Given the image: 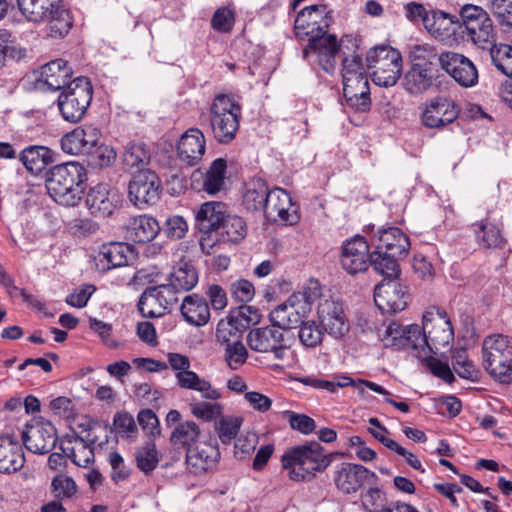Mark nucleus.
I'll use <instances>...</instances> for the list:
<instances>
[{"label":"nucleus","mask_w":512,"mask_h":512,"mask_svg":"<svg viewBox=\"0 0 512 512\" xmlns=\"http://www.w3.org/2000/svg\"><path fill=\"white\" fill-rule=\"evenodd\" d=\"M331 22V13L326 5H312L298 13L294 26L297 37L309 40L303 50L304 57L311 52L317 53L318 62L326 72L334 70L339 52L336 36L327 34Z\"/></svg>","instance_id":"f257e3e1"},{"label":"nucleus","mask_w":512,"mask_h":512,"mask_svg":"<svg viewBox=\"0 0 512 512\" xmlns=\"http://www.w3.org/2000/svg\"><path fill=\"white\" fill-rule=\"evenodd\" d=\"M17 5L28 22L46 23L44 33L49 39H62L73 27L71 13L62 0H17Z\"/></svg>","instance_id":"f03ea898"},{"label":"nucleus","mask_w":512,"mask_h":512,"mask_svg":"<svg viewBox=\"0 0 512 512\" xmlns=\"http://www.w3.org/2000/svg\"><path fill=\"white\" fill-rule=\"evenodd\" d=\"M87 173L78 162H66L54 166L46 179V188L50 197L66 207L76 206L85 191Z\"/></svg>","instance_id":"7ed1b4c3"},{"label":"nucleus","mask_w":512,"mask_h":512,"mask_svg":"<svg viewBox=\"0 0 512 512\" xmlns=\"http://www.w3.org/2000/svg\"><path fill=\"white\" fill-rule=\"evenodd\" d=\"M453 340L454 331L446 311L436 306L429 307L423 315V325L419 327L417 335V356L437 354Z\"/></svg>","instance_id":"20e7f679"},{"label":"nucleus","mask_w":512,"mask_h":512,"mask_svg":"<svg viewBox=\"0 0 512 512\" xmlns=\"http://www.w3.org/2000/svg\"><path fill=\"white\" fill-rule=\"evenodd\" d=\"M282 467L289 470V478L303 481L323 472L331 463V455L324 453L318 442H311L288 449L281 457Z\"/></svg>","instance_id":"39448f33"},{"label":"nucleus","mask_w":512,"mask_h":512,"mask_svg":"<svg viewBox=\"0 0 512 512\" xmlns=\"http://www.w3.org/2000/svg\"><path fill=\"white\" fill-rule=\"evenodd\" d=\"M483 366L496 381L512 382V341L503 334H491L482 342Z\"/></svg>","instance_id":"423d86ee"},{"label":"nucleus","mask_w":512,"mask_h":512,"mask_svg":"<svg viewBox=\"0 0 512 512\" xmlns=\"http://www.w3.org/2000/svg\"><path fill=\"white\" fill-rule=\"evenodd\" d=\"M343 94L349 106L360 112L371 106L370 87L361 59L346 57L342 63Z\"/></svg>","instance_id":"0eeeda50"},{"label":"nucleus","mask_w":512,"mask_h":512,"mask_svg":"<svg viewBox=\"0 0 512 512\" xmlns=\"http://www.w3.org/2000/svg\"><path fill=\"white\" fill-rule=\"evenodd\" d=\"M241 105L232 96L217 95L210 107V124L214 138L222 144L234 140L239 129Z\"/></svg>","instance_id":"6e6552de"},{"label":"nucleus","mask_w":512,"mask_h":512,"mask_svg":"<svg viewBox=\"0 0 512 512\" xmlns=\"http://www.w3.org/2000/svg\"><path fill=\"white\" fill-rule=\"evenodd\" d=\"M373 82L382 87L394 86L402 72V57L391 46H377L370 49L366 57Z\"/></svg>","instance_id":"1a4fd4ad"},{"label":"nucleus","mask_w":512,"mask_h":512,"mask_svg":"<svg viewBox=\"0 0 512 512\" xmlns=\"http://www.w3.org/2000/svg\"><path fill=\"white\" fill-rule=\"evenodd\" d=\"M417 58H436L441 67L463 87H472L478 81V71L467 57L455 52H443L437 56L433 47L418 45L415 48Z\"/></svg>","instance_id":"9d476101"},{"label":"nucleus","mask_w":512,"mask_h":512,"mask_svg":"<svg viewBox=\"0 0 512 512\" xmlns=\"http://www.w3.org/2000/svg\"><path fill=\"white\" fill-rule=\"evenodd\" d=\"M93 95L91 82L86 77H77L71 81L58 97V107L64 120L79 122L85 115Z\"/></svg>","instance_id":"9b49d317"},{"label":"nucleus","mask_w":512,"mask_h":512,"mask_svg":"<svg viewBox=\"0 0 512 512\" xmlns=\"http://www.w3.org/2000/svg\"><path fill=\"white\" fill-rule=\"evenodd\" d=\"M167 357L171 368L175 371L176 383L180 388L197 391L203 399L218 400L222 397L221 392L213 387L210 381L190 370L191 363L187 356L169 353Z\"/></svg>","instance_id":"f8f14e48"},{"label":"nucleus","mask_w":512,"mask_h":512,"mask_svg":"<svg viewBox=\"0 0 512 512\" xmlns=\"http://www.w3.org/2000/svg\"><path fill=\"white\" fill-rule=\"evenodd\" d=\"M227 215L226 205L223 202H205L197 210L195 219L199 230L204 233L200 240V246L204 253L212 254L216 251L218 239L214 234L221 227Z\"/></svg>","instance_id":"ddd939ff"},{"label":"nucleus","mask_w":512,"mask_h":512,"mask_svg":"<svg viewBox=\"0 0 512 512\" xmlns=\"http://www.w3.org/2000/svg\"><path fill=\"white\" fill-rule=\"evenodd\" d=\"M161 192V180L150 169L137 172L128 185L129 199L140 209L156 204L160 199Z\"/></svg>","instance_id":"4468645a"},{"label":"nucleus","mask_w":512,"mask_h":512,"mask_svg":"<svg viewBox=\"0 0 512 512\" xmlns=\"http://www.w3.org/2000/svg\"><path fill=\"white\" fill-rule=\"evenodd\" d=\"M249 348L258 353H272L274 358L283 361L288 347L284 344V334L275 325L251 329L247 334Z\"/></svg>","instance_id":"2eb2a0df"},{"label":"nucleus","mask_w":512,"mask_h":512,"mask_svg":"<svg viewBox=\"0 0 512 512\" xmlns=\"http://www.w3.org/2000/svg\"><path fill=\"white\" fill-rule=\"evenodd\" d=\"M178 302L175 291L165 284L148 287L141 295L138 309L143 317L163 316Z\"/></svg>","instance_id":"dca6fc26"},{"label":"nucleus","mask_w":512,"mask_h":512,"mask_svg":"<svg viewBox=\"0 0 512 512\" xmlns=\"http://www.w3.org/2000/svg\"><path fill=\"white\" fill-rule=\"evenodd\" d=\"M410 301L407 287L393 279L383 280L374 289V302L383 314H394L406 308Z\"/></svg>","instance_id":"f3484780"},{"label":"nucleus","mask_w":512,"mask_h":512,"mask_svg":"<svg viewBox=\"0 0 512 512\" xmlns=\"http://www.w3.org/2000/svg\"><path fill=\"white\" fill-rule=\"evenodd\" d=\"M317 314L322 328L332 337H344L350 329L343 303L333 299H323L318 304Z\"/></svg>","instance_id":"a211bd4d"},{"label":"nucleus","mask_w":512,"mask_h":512,"mask_svg":"<svg viewBox=\"0 0 512 512\" xmlns=\"http://www.w3.org/2000/svg\"><path fill=\"white\" fill-rule=\"evenodd\" d=\"M376 478L374 472L360 464L341 463L335 467L333 481L336 488L343 494L358 492L370 478Z\"/></svg>","instance_id":"6ab92c4d"},{"label":"nucleus","mask_w":512,"mask_h":512,"mask_svg":"<svg viewBox=\"0 0 512 512\" xmlns=\"http://www.w3.org/2000/svg\"><path fill=\"white\" fill-rule=\"evenodd\" d=\"M22 440L27 450L35 454H46L56 444V429L48 421L27 425L22 432Z\"/></svg>","instance_id":"aec40b11"},{"label":"nucleus","mask_w":512,"mask_h":512,"mask_svg":"<svg viewBox=\"0 0 512 512\" xmlns=\"http://www.w3.org/2000/svg\"><path fill=\"white\" fill-rule=\"evenodd\" d=\"M264 215L270 221H280L290 225L299 220L289 193L282 188L269 190Z\"/></svg>","instance_id":"412c9836"},{"label":"nucleus","mask_w":512,"mask_h":512,"mask_svg":"<svg viewBox=\"0 0 512 512\" xmlns=\"http://www.w3.org/2000/svg\"><path fill=\"white\" fill-rule=\"evenodd\" d=\"M459 113L460 109L452 99L438 97L426 104L421 119L428 128H442L454 122Z\"/></svg>","instance_id":"4be33fe9"},{"label":"nucleus","mask_w":512,"mask_h":512,"mask_svg":"<svg viewBox=\"0 0 512 512\" xmlns=\"http://www.w3.org/2000/svg\"><path fill=\"white\" fill-rule=\"evenodd\" d=\"M120 202L116 189L108 184H98L88 191L85 199L86 206L95 217L106 218L113 214Z\"/></svg>","instance_id":"5701e85b"},{"label":"nucleus","mask_w":512,"mask_h":512,"mask_svg":"<svg viewBox=\"0 0 512 512\" xmlns=\"http://www.w3.org/2000/svg\"><path fill=\"white\" fill-rule=\"evenodd\" d=\"M369 245L361 236H355L342 246L340 262L349 274L364 272L369 262Z\"/></svg>","instance_id":"b1692460"},{"label":"nucleus","mask_w":512,"mask_h":512,"mask_svg":"<svg viewBox=\"0 0 512 512\" xmlns=\"http://www.w3.org/2000/svg\"><path fill=\"white\" fill-rule=\"evenodd\" d=\"M100 135V130L92 125L76 127L61 138V148L71 155L90 152L97 145Z\"/></svg>","instance_id":"393cba45"},{"label":"nucleus","mask_w":512,"mask_h":512,"mask_svg":"<svg viewBox=\"0 0 512 512\" xmlns=\"http://www.w3.org/2000/svg\"><path fill=\"white\" fill-rule=\"evenodd\" d=\"M220 459L216 444L202 438L186 453V463L195 473H202L213 468Z\"/></svg>","instance_id":"a878e982"},{"label":"nucleus","mask_w":512,"mask_h":512,"mask_svg":"<svg viewBox=\"0 0 512 512\" xmlns=\"http://www.w3.org/2000/svg\"><path fill=\"white\" fill-rule=\"evenodd\" d=\"M372 244L376 250L389 253L392 257H405L410 248L408 237L397 227L380 229L373 237Z\"/></svg>","instance_id":"bb28decb"},{"label":"nucleus","mask_w":512,"mask_h":512,"mask_svg":"<svg viewBox=\"0 0 512 512\" xmlns=\"http://www.w3.org/2000/svg\"><path fill=\"white\" fill-rule=\"evenodd\" d=\"M205 136L198 128L188 129L178 142V156L189 166H195L204 156Z\"/></svg>","instance_id":"cd10ccee"},{"label":"nucleus","mask_w":512,"mask_h":512,"mask_svg":"<svg viewBox=\"0 0 512 512\" xmlns=\"http://www.w3.org/2000/svg\"><path fill=\"white\" fill-rule=\"evenodd\" d=\"M417 335H419L418 325L412 324L403 327L397 322H392L385 328L384 333L381 335V340L386 347L417 350Z\"/></svg>","instance_id":"c85d7f7f"},{"label":"nucleus","mask_w":512,"mask_h":512,"mask_svg":"<svg viewBox=\"0 0 512 512\" xmlns=\"http://www.w3.org/2000/svg\"><path fill=\"white\" fill-rule=\"evenodd\" d=\"M72 77V68L63 59H56L43 65L40 70L38 82L46 85L50 90H62Z\"/></svg>","instance_id":"c756f323"},{"label":"nucleus","mask_w":512,"mask_h":512,"mask_svg":"<svg viewBox=\"0 0 512 512\" xmlns=\"http://www.w3.org/2000/svg\"><path fill=\"white\" fill-rule=\"evenodd\" d=\"M424 27L435 39L449 42L455 39L459 21L445 12H432L424 19Z\"/></svg>","instance_id":"7c9ffc66"},{"label":"nucleus","mask_w":512,"mask_h":512,"mask_svg":"<svg viewBox=\"0 0 512 512\" xmlns=\"http://www.w3.org/2000/svg\"><path fill=\"white\" fill-rule=\"evenodd\" d=\"M60 449L63 454L79 467H88L94 462L93 447L83 438L67 436L60 441Z\"/></svg>","instance_id":"2f4dec72"},{"label":"nucleus","mask_w":512,"mask_h":512,"mask_svg":"<svg viewBox=\"0 0 512 512\" xmlns=\"http://www.w3.org/2000/svg\"><path fill=\"white\" fill-rule=\"evenodd\" d=\"M133 249L130 245L123 242H110L103 244L96 257L97 265L102 263V270H109L128 264L129 256Z\"/></svg>","instance_id":"473e14b6"},{"label":"nucleus","mask_w":512,"mask_h":512,"mask_svg":"<svg viewBox=\"0 0 512 512\" xmlns=\"http://www.w3.org/2000/svg\"><path fill=\"white\" fill-rule=\"evenodd\" d=\"M18 158L30 174L39 175L54 162V153L48 147L31 145L23 149Z\"/></svg>","instance_id":"72a5a7b5"},{"label":"nucleus","mask_w":512,"mask_h":512,"mask_svg":"<svg viewBox=\"0 0 512 512\" xmlns=\"http://www.w3.org/2000/svg\"><path fill=\"white\" fill-rule=\"evenodd\" d=\"M25 463L21 445L10 437L0 438V472L13 473L20 470Z\"/></svg>","instance_id":"f704fd0d"},{"label":"nucleus","mask_w":512,"mask_h":512,"mask_svg":"<svg viewBox=\"0 0 512 512\" xmlns=\"http://www.w3.org/2000/svg\"><path fill=\"white\" fill-rule=\"evenodd\" d=\"M130 238L137 243L152 241L160 232L158 221L152 216L140 215L133 217L127 224Z\"/></svg>","instance_id":"c9c22d12"},{"label":"nucleus","mask_w":512,"mask_h":512,"mask_svg":"<svg viewBox=\"0 0 512 512\" xmlns=\"http://www.w3.org/2000/svg\"><path fill=\"white\" fill-rule=\"evenodd\" d=\"M180 310L184 319L194 326H203L210 318L208 303L197 294L187 295L182 301Z\"/></svg>","instance_id":"e433bc0d"},{"label":"nucleus","mask_w":512,"mask_h":512,"mask_svg":"<svg viewBox=\"0 0 512 512\" xmlns=\"http://www.w3.org/2000/svg\"><path fill=\"white\" fill-rule=\"evenodd\" d=\"M202 438L199 425L187 420L178 423L171 432L170 443L174 448L184 449L186 452Z\"/></svg>","instance_id":"4c0bfd02"},{"label":"nucleus","mask_w":512,"mask_h":512,"mask_svg":"<svg viewBox=\"0 0 512 512\" xmlns=\"http://www.w3.org/2000/svg\"><path fill=\"white\" fill-rule=\"evenodd\" d=\"M247 234L245 221L237 215H227L221 227L214 236L218 239L217 246L220 243L237 244L241 242Z\"/></svg>","instance_id":"58836bf2"},{"label":"nucleus","mask_w":512,"mask_h":512,"mask_svg":"<svg viewBox=\"0 0 512 512\" xmlns=\"http://www.w3.org/2000/svg\"><path fill=\"white\" fill-rule=\"evenodd\" d=\"M197 282L198 273L195 267L189 263H181L173 268L165 285L170 286L178 296L194 288Z\"/></svg>","instance_id":"ea45409f"},{"label":"nucleus","mask_w":512,"mask_h":512,"mask_svg":"<svg viewBox=\"0 0 512 512\" xmlns=\"http://www.w3.org/2000/svg\"><path fill=\"white\" fill-rule=\"evenodd\" d=\"M150 148L143 142H130L122 152L121 161L125 169L128 170H145L144 168L150 163Z\"/></svg>","instance_id":"a19ab883"},{"label":"nucleus","mask_w":512,"mask_h":512,"mask_svg":"<svg viewBox=\"0 0 512 512\" xmlns=\"http://www.w3.org/2000/svg\"><path fill=\"white\" fill-rule=\"evenodd\" d=\"M321 295V287L317 281L310 282V286L303 291L293 293L285 303L293 312L304 319L311 311V305Z\"/></svg>","instance_id":"79ce46f5"},{"label":"nucleus","mask_w":512,"mask_h":512,"mask_svg":"<svg viewBox=\"0 0 512 512\" xmlns=\"http://www.w3.org/2000/svg\"><path fill=\"white\" fill-rule=\"evenodd\" d=\"M269 188L262 179L251 180L243 195V205L249 211H265Z\"/></svg>","instance_id":"37998d69"},{"label":"nucleus","mask_w":512,"mask_h":512,"mask_svg":"<svg viewBox=\"0 0 512 512\" xmlns=\"http://www.w3.org/2000/svg\"><path fill=\"white\" fill-rule=\"evenodd\" d=\"M476 241L484 248H497L504 243L500 228L489 217L473 224Z\"/></svg>","instance_id":"c03bdc74"},{"label":"nucleus","mask_w":512,"mask_h":512,"mask_svg":"<svg viewBox=\"0 0 512 512\" xmlns=\"http://www.w3.org/2000/svg\"><path fill=\"white\" fill-rule=\"evenodd\" d=\"M226 161L218 158L212 162L203 177L202 190L210 195H215L223 190L226 179Z\"/></svg>","instance_id":"a18cd8bd"},{"label":"nucleus","mask_w":512,"mask_h":512,"mask_svg":"<svg viewBox=\"0 0 512 512\" xmlns=\"http://www.w3.org/2000/svg\"><path fill=\"white\" fill-rule=\"evenodd\" d=\"M433 75L427 64H414L405 75L406 89L411 94H419L426 91L432 85Z\"/></svg>","instance_id":"49530a36"},{"label":"nucleus","mask_w":512,"mask_h":512,"mask_svg":"<svg viewBox=\"0 0 512 512\" xmlns=\"http://www.w3.org/2000/svg\"><path fill=\"white\" fill-rule=\"evenodd\" d=\"M400 258L375 249L369 256V262L377 273L384 276V280H395L400 273L398 264Z\"/></svg>","instance_id":"de8ad7c7"},{"label":"nucleus","mask_w":512,"mask_h":512,"mask_svg":"<svg viewBox=\"0 0 512 512\" xmlns=\"http://www.w3.org/2000/svg\"><path fill=\"white\" fill-rule=\"evenodd\" d=\"M134 457L137 468L145 474L155 470L160 461V456L153 440L146 441L136 447Z\"/></svg>","instance_id":"09e8293b"},{"label":"nucleus","mask_w":512,"mask_h":512,"mask_svg":"<svg viewBox=\"0 0 512 512\" xmlns=\"http://www.w3.org/2000/svg\"><path fill=\"white\" fill-rule=\"evenodd\" d=\"M194 401L190 403V411L193 416L205 422L217 421L222 416L224 405L217 400Z\"/></svg>","instance_id":"8fccbe9b"},{"label":"nucleus","mask_w":512,"mask_h":512,"mask_svg":"<svg viewBox=\"0 0 512 512\" xmlns=\"http://www.w3.org/2000/svg\"><path fill=\"white\" fill-rule=\"evenodd\" d=\"M465 29L471 40L480 47H485L495 36L493 22L489 16L471 23Z\"/></svg>","instance_id":"3c124183"},{"label":"nucleus","mask_w":512,"mask_h":512,"mask_svg":"<svg viewBox=\"0 0 512 512\" xmlns=\"http://www.w3.org/2000/svg\"><path fill=\"white\" fill-rule=\"evenodd\" d=\"M269 318L271 323L275 324L281 331L282 329H292L303 323V319L290 308L285 302L274 308Z\"/></svg>","instance_id":"603ef678"},{"label":"nucleus","mask_w":512,"mask_h":512,"mask_svg":"<svg viewBox=\"0 0 512 512\" xmlns=\"http://www.w3.org/2000/svg\"><path fill=\"white\" fill-rule=\"evenodd\" d=\"M490 56L495 67L512 79V45L494 44L490 48Z\"/></svg>","instance_id":"864d4df0"},{"label":"nucleus","mask_w":512,"mask_h":512,"mask_svg":"<svg viewBox=\"0 0 512 512\" xmlns=\"http://www.w3.org/2000/svg\"><path fill=\"white\" fill-rule=\"evenodd\" d=\"M242 418L238 416H220L215 422V430L223 444H229L239 433Z\"/></svg>","instance_id":"5fc2aeb1"},{"label":"nucleus","mask_w":512,"mask_h":512,"mask_svg":"<svg viewBox=\"0 0 512 512\" xmlns=\"http://www.w3.org/2000/svg\"><path fill=\"white\" fill-rule=\"evenodd\" d=\"M244 332L243 328L236 323L230 315L221 319L216 328L217 341L223 345L241 341V335Z\"/></svg>","instance_id":"6e6d98bb"},{"label":"nucleus","mask_w":512,"mask_h":512,"mask_svg":"<svg viewBox=\"0 0 512 512\" xmlns=\"http://www.w3.org/2000/svg\"><path fill=\"white\" fill-rule=\"evenodd\" d=\"M452 366L454 371L464 379L472 380L477 375L474 364L468 359L465 349H456L452 354Z\"/></svg>","instance_id":"4d7b16f0"},{"label":"nucleus","mask_w":512,"mask_h":512,"mask_svg":"<svg viewBox=\"0 0 512 512\" xmlns=\"http://www.w3.org/2000/svg\"><path fill=\"white\" fill-rule=\"evenodd\" d=\"M224 358L231 369L237 370L246 362L248 351L241 341L230 343L225 345Z\"/></svg>","instance_id":"13d9d810"},{"label":"nucleus","mask_w":512,"mask_h":512,"mask_svg":"<svg viewBox=\"0 0 512 512\" xmlns=\"http://www.w3.org/2000/svg\"><path fill=\"white\" fill-rule=\"evenodd\" d=\"M487 8L501 26L512 28V0H488Z\"/></svg>","instance_id":"bf43d9fd"},{"label":"nucleus","mask_w":512,"mask_h":512,"mask_svg":"<svg viewBox=\"0 0 512 512\" xmlns=\"http://www.w3.org/2000/svg\"><path fill=\"white\" fill-rule=\"evenodd\" d=\"M229 315L234 319V323L238 324L244 331L260 321L258 310L248 305H242L232 310Z\"/></svg>","instance_id":"052dcab7"},{"label":"nucleus","mask_w":512,"mask_h":512,"mask_svg":"<svg viewBox=\"0 0 512 512\" xmlns=\"http://www.w3.org/2000/svg\"><path fill=\"white\" fill-rule=\"evenodd\" d=\"M115 430L121 437L135 439L138 433V428L135 420L128 412H118L113 419Z\"/></svg>","instance_id":"680f3d73"},{"label":"nucleus","mask_w":512,"mask_h":512,"mask_svg":"<svg viewBox=\"0 0 512 512\" xmlns=\"http://www.w3.org/2000/svg\"><path fill=\"white\" fill-rule=\"evenodd\" d=\"M12 33L6 29H0V68L6 63L7 58L20 57L22 50L15 47Z\"/></svg>","instance_id":"e2e57ef3"},{"label":"nucleus","mask_w":512,"mask_h":512,"mask_svg":"<svg viewBox=\"0 0 512 512\" xmlns=\"http://www.w3.org/2000/svg\"><path fill=\"white\" fill-rule=\"evenodd\" d=\"M298 336L304 346L316 347L322 342L323 333L314 321H307L301 324Z\"/></svg>","instance_id":"0e129e2a"},{"label":"nucleus","mask_w":512,"mask_h":512,"mask_svg":"<svg viewBox=\"0 0 512 512\" xmlns=\"http://www.w3.org/2000/svg\"><path fill=\"white\" fill-rule=\"evenodd\" d=\"M362 504L368 512H383L385 494L378 487H370L361 495Z\"/></svg>","instance_id":"69168bd1"},{"label":"nucleus","mask_w":512,"mask_h":512,"mask_svg":"<svg viewBox=\"0 0 512 512\" xmlns=\"http://www.w3.org/2000/svg\"><path fill=\"white\" fill-rule=\"evenodd\" d=\"M52 488L56 498H70L77 492L75 481L66 475H57L52 480Z\"/></svg>","instance_id":"338daca9"},{"label":"nucleus","mask_w":512,"mask_h":512,"mask_svg":"<svg viewBox=\"0 0 512 512\" xmlns=\"http://www.w3.org/2000/svg\"><path fill=\"white\" fill-rule=\"evenodd\" d=\"M283 414L288 419L291 428L303 434L312 433L316 427L315 421L307 415L292 411H285Z\"/></svg>","instance_id":"774afa93"}]
</instances>
